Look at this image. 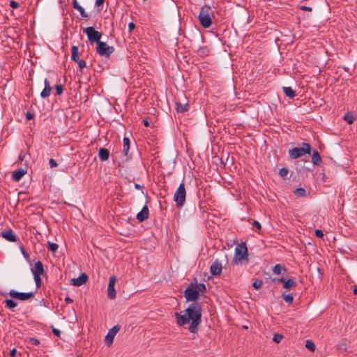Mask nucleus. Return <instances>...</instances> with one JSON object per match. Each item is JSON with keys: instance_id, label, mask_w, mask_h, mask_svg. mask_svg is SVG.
Here are the masks:
<instances>
[{"instance_id": "nucleus-1", "label": "nucleus", "mask_w": 357, "mask_h": 357, "mask_svg": "<svg viewBox=\"0 0 357 357\" xmlns=\"http://www.w3.org/2000/svg\"><path fill=\"white\" fill-rule=\"evenodd\" d=\"M202 308L199 303H192L185 309V314L174 313L176 324L179 326H183L191 321L189 331L195 333L198 331V326L202 322Z\"/></svg>"}, {"instance_id": "nucleus-2", "label": "nucleus", "mask_w": 357, "mask_h": 357, "mask_svg": "<svg viewBox=\"0 0 357 357\" xmlns=\"http://www.w3.org/2000/svg\"><path fill=\"white\" fill-rule=\"evenodd\" d=\"M243 260H248V248L244 242L241 243L236 247L234 262L236 264H238Z\"/></svg>"}, {"instance_id": "nucleus-3", "label": "nucleus", "mask_w": 357, "mask_h": 357, "mask_svg": "<svg viewBox=\"0 0 357 357\" xmlns=\"http://www.w3.org/2000/svg\"><path fill=\"white\" fill-rule=\"evenodd\" d=\"M211 7L205 5L202 7L199 14L200 24L204 28H208L212 24V20L210 15Z\"/></svg>"}, {"instance_id": "nucleus-4", "label": "nucleus", "mask_w": 357, "mask_h": 357, "mask_svg": "<svg viewBox=\"0 0 357 357\" xmlns=\"http://www.w3.org/2000/svg\"><path fill=\"white\" fill-rule=\"evenodd\" d=\"M186 190L184 183H181L174 195V201L177 207H182L185 203Z\"/></svg>"}, {"instance_id": "nucleus-5", "label": "nucleus", "mask_w": 357, "mask_h": 357, "mask_svg": "<svg viewBox=\"0 0 357 357\" xmlns=\"http://www.w3.org/2000/svg\"><path fill=\"white\" fill-rule=\"evenodd\" d=\"M311 146L308 143H303L302 147H296L289 151L291 158L296 159L307 153L310 154Z\"/></svg>"}, {"instance_id": "nucleus-6", "label": "nucleus", "mask_w": 357, "mask_h": 357, "mask_svg": "<svg viewBox=\"0 0 357 357\" xmlns=\"http://www.w3.org/2000/svg\"><path fill=\"white\" fill-rule=\"evenodd\" d=\"M83 32L86 34L88 40L91 43H98L100 41L102 33L96 31L93 26L84 28Z\"/></svg>"}, {"instance_id": "nucleus-7", "label": "nucleus", "mask_w": 357, "mask_h": 357, "mask_svg": "<svg viewBox=\"0 0 357 357\" xmlns=\"http://www.w3.org/2000/svg\"><path fill=\"white\" fill-rule=\"evenodd\" d=\"M96 51L100 56L108 58L113 52L114 48L109 46L106 43L100 41L97 43Z\"/></svg>"}, {"instance_id": "nucleus-8", "label": "nucleus", "mask_w": 357, "mask_h": 357, "mask_svg": "<svg viewBox=\"0 0 357 357\" xmlns=\"http://www.w3.org/2000/svg\"><path fill=\"white\" fill-rule=\"evenodd\" d=\"M184 296L188 301H193V303H197L196 301L199 298V294L197 293V291L191 286L188 287L184 291Z\"/></svg>"}, {"instance_id": "nucleus-9", "label": "nucleus", "mask_w": 357, "mask_h": 357, "mask_svg": "<svg viewBox=\"0 0 357 357\" xmlns=\"http://www.w3.org/2000/svg\"><path fill=\"white\" fill-rule=\"evenodd\" d=\"M120 328L121 326L119 325H116L109 329L105 337V342L107 346H110L113 343L114 338L119 331Z\"/></svg>"}, {"instance_id": "nucleus-10", "label": "nucleus", "mask_w": 357, "mask_h": 357, "mask_svg": "<svg viewBox=\"0 0 357 357\" xmlns=\"http://www.w3.org/2000/svg\"><path fill=\"white\" fill-rule=\"evenodd\" d=\"M10 296L14 298H17L21 301H26L31 298H32L34 295V293L33 292H28V293H21L17 292L14 290H11L9 292Z\"/></svg>"}, {"instance_id": "nucleus-11", "label": "nucleus", "mask_w": 357, "mask_h": 357, "mask_svg": "<svg viewBox=\"0 0 357 357\" xmlns=\"http://www.w3.org/2000/svg\"><path fill=\"white\" fill-rule=\"evenodd\" d=\"M116 281V278L115 276L110 277L107 288V296L112 300L114 299L116 296V293L114 288Z\"/></svg>"}, {"instance_id": "nucleus-12", "label": "nucleus", "mask_w": 357, "mask_h": 357, "mask_svg": "<svg viewBox=\"0 0 357 357\" xmlns=\"http://www.w3.org/2000/svg\"><path fill=\"white\" fill-rule=\"evenodd\" d=\"M88 275L86 273H82L77 278H73L70 280V284L73 286L79 287L86 282Z\"/></svg>"}, {"instance_id": "nucleus-13", "label": "nucleus", "mask_w": 357, "mask_h": 357, "mask_svg": "<svg viewBox=\"0 0 357 357\" xmlns=\"http://www.w3.org/2000/svg\"><path fill=\"white\" fill-rule=\"evenodd\" d=\"M222 264L218 260H215L210 267V271L213 275H220L222 273Z\"/></svg>"}, {"instance_id": "nucleus-14", "label": "nucleus", "mask_w": 357, "mask_h": 357, "mask_svg": "<svg viewBox=\"0 0 357 357\" xmlns=\"http://www.w3.org/2000/svg\"><path fill=\"white\" fill-rule=\"evenodd\" d=\"M149 218V208L146 206H144L140 212L137 215V219L139 222H143Z\"/></svg>"}, {"instance_id": "nucleus-15", "label": "nucleus", "mask_w": 357, "mask_h": 357, "mask_svg": "<svg viewBox=\"0 0 357 357\" xmlns=\"http://www.w3.org/2000/svg\"><path fill=\"white\" fill-rule=\"evenodd\" d=\"M2 236L6 238L7 241L10 242H16L17 241V237L14 232L11 230H6L3 231L1 233Z\"/></svg>"}, {"instance_id": "nucleus-16", "label": "nucleus", "mask_w": 357, "mask_h": 357, "mask_svg": "<svg viewBox=\"0 0 357 357\" xmlns=\"http://www.w3.org/2000/svg\"><path fill=\"white\" fill-rule=\"evenodd\" d=\"M44 84H45L44 89L42 91V92L40 93V96L43 98H47L50 95V93L52 91V87H51L49 82L46 79H45Z\"/></svg>"}, {"instance_id": "nucleus-17", "label": "nucleus", "mask_w": 357, "mask_h": 357, "mask_svg": "<svg viewBox=\"0 0 357 357\" xmlns=\"http://www.w3.org/2000/svg\"><path fill=\"white\" fill-rule=\"evenodd\" d=\"M26 173V169L20 168L18 170L13 172L12 178L14 181H19Z\"/></svg>"}, {"instance_id": "nucleus-18", "label": "nucleus", "mask_w": 357, "mask_h": 357, "mask_svg": "<svg viewBox=\"0 0 357 357\" xmlns=\"http://www.w3.org/2000/svg\"><path fill=\"white\" fill-rule=\"evenodd\" d=\"M109 156V151L107 149L100 148L98 151V157L100 160L106 161L108 160Z\"/></svg>"}, {"instance_id": "nucleus-19", "label": "nucleus", "mask_w": 357, "mask_h": 357, "mask_svg": "<svg viewBox=\"0 0 357 357\" xmlns=\"http://www.w3.org/2000/svg\"><path fill=\"white\" fill-rule=\"evenodd\" d=\"M33 274L42 275L44 273L43 265L40 261L35 263L34 268H32Z\"/></svg>"}, {"instance_id": "nucleus-20", "label": "nucleus", "mask_w": 357, "mask_h": 357, "mask_svg": "<svg viewBox=\"0 0 357 357\" xmlns=\"http://www.w3.org/2000/svg\"><path fill=\"white\" fill-rule=\"evenodd\" d=\"M191 286L194 287L196 289V291H197L198 294L199 292L204 293L206 291V285L203 283L197 284L192 282Z\"/></svg>"}, {"instance_id": "nucleus-21", "label": "nucleus", "mask_w": 357, "mask_h": 357, "mask_svg": "<svg viewBox=\"0 0 357 357\" xmlns=\"http://www.w3.org/2000/svg\"><path fill=\"white\" fill-rule=\"evenodd\" d=\"M189 105L188 103L181 104L180 102L176 103V109L178 112H185L188 110Z\"/></svg>"}, {"instance_id": "nucleus-22", "label": "nucleus", "mask_w": 357, "mask_h": 357, "mask_svg": "<svg viewBox=\"0 0 357 357\" xmlns=\"http://www.w3.org/2000/svg\"><path fill=\"white\" fill-rule=\"evenodd\" d=\"M72 59L75 62H78L80 60L79 58L78 47L76 45L72 47Z\"/></svg>"}, {"instance_id": "nucleus-23", "label": "nucleus", "mask_w": 357, "mask_h": 357, "mask_svg": "<svg viewBox=\"0 0 357 357\" xmlns=\"http://www.w3.org/2000/svg\"><path fill=\"white\" fill-rule=\"evenodd\" d=\"M283 91L284 94L290 98H293L296 96L295 91H294L291 87L289 86H284L283 88Z\"/></svg>"}, {"instance_id": "nucleus-24", "label": "nucleus", "mask_w": 357, "mask_h": 357, "mask_svg": "<svg viewBox=\"0 0 357 357\" xmlns=\"http://www.w3.org/2000/svg\"><path fill=\"white\" fill-rule=\"evenodd\" d=\"M312 160L314 165H319L321 162V156L317 150L313 151Z\"/></svg>"}, {"instance_id": "nucleus-25", "label": "nucleus", "mask_w": 357, "mask_h": 357, "mask_svg": "<svg viewBox=\"0 0 357 357\" xmlns=\"http://www.w3.org/2000/svg\"><path fill=\"white\" fill-rule=\"evenodd\" d=\"M129 149H130V140H129V139L128 137H124L123 138V153L126 156L128 155Z\"/></svg>"}, {"instance_id": "nucleus-26", "label": "nucleus", "mask_w": 357, "mask_h": 357, "mask_svg": "<svg viewBox=\"0 0 357 357\" xmlns=\"http://www.w3.org/2000/svg\"><path fill=\"white\" fill-rule=\"evenodd\" d=\"M296 284V281L294 278H289L285 282H284L283 287L287 289H291Z\"/></svg>"}, {"instance_id": "nucleus-27", "label": "nucleus", "mask_w": 357, "mask_h": 357, "mask_svg": "<svg viewBox=\"0 0 357 357\" xmlns=\"http://www.w3.org/2000/svg\"><path fill=\"white\" fill-rule=\"evenodd\" d=\"M282 271H284V272L287 271L286 268L284 267H282L280 264H276L273 269V271L275 274L279 275L282 273Z\"/></svg>"}, {"instance_id": "nucleus-28", "label": "nucleus", "mask_w": 357, "mask_h": 357, "mask_svg": "<svg viewBox=\"0 0 357 357\" xmlns=\"http://www.w3.org/2000/svg\"><path fill=\"white\" fill-rule=\"evenodd\" d=\"M294 195L297 197H304L306 195V191L304 188H296L294 190Z\"/></svg>"}, {"instance_id": "nucleus-29", "label": "nucleus", "mask_w": 357, "mask_h": 357, "mask_svg": "<svg viewBox=\"0 0 357 357\" xmlns=\"http://www.w3.org/2000/svg\"><path fill=\"white\" fill-rule=\"evenodd\" d=\"M354 119H355L354 117L350 113H347L344 116V120H345L349 124L353 123L354 121Z\"/></svg>"}, {"instance_id": "nucleus-30", "label": "nucleus", "mask_w": 357, "mask_h": 357, "mask_svg": "<svg viewBox=\"0 0 357 357\" xmlns=\"http://www.w3.org/2000/svg\"><path fill=\"white\" fill-rule=\"evenodd\" d=\"M4 302L8 308H14L17 306V303L11 299H6Z\"/></svg>"}, {"instance_id": "nucleus-31", "label": "nucleus", "mask_w": 357, "mask_h": 357, "mask_svg": "<svg viewBox=\"0 0 357 357\" xmlns=\"http://www.w3.org/2000/svg\"><path fill=\"white\" fill-rule=\"evenodd\" d=\"M47 244H48V250L52 251V252H55L59 248L58 245L54 243L48 242Z\"/></svg>"}, {"instance_id": "nucleus-32", "label": "nucleus", "mask_w": 357, "mask_h": 357, "mask_svg": "<svg viewBox=\"0 0 357 357\" xmlns=\"http://www.w3.org/2000/svg\"><path fill=\"white\" fill-rule=\"evenodd\" d=\"M282 298L287 303H291L294 301V297L291 294H282Z\"/></svg>"}, {"instance_id": "nucleus-33", "label": "nucleus", "mask_w": 357, "mask_h": 357, "mask_svg": "<svg viewBox=\"0 0 357 357\" xmlns=\"http://www.w3.org/2000/svg\"><path fill=\"white\" fill-rule=\"evenodd\" d=\"M305 347L312 351H314L315 349V344L312 340H307Z\"/></svg>"}, {"instance_id": "nucleus-34", "label": "nucleus", "mask_w": 357, "mask_h": 357, "mask_svg": "<svg viewBox=\"0 0 357 357\" xmlns=\"http://www.w3.org/2000/svg\"><path fill=\"white\" fill-rule=\"evenodd\" d=\"M262 284L263 282L261 280L257 279L252 283V287L256 289H259L261 287Z\"/></svg>"}, {"instance_id": "nucleus-35", "label": "nucleus", "mask_w": 357, "mask_h": 357, "mask_svg": "<svg viewBox=\"0 0 357 357\" xmlns=\"http://www.w3.org/2000/svg\"><path fill=\"white\" fill-rule=\"evenodd\" d=\"M288 173H289V170H288V169H287L285 167L281 168L279 171V175L282 178L286 177L287 176Z\"/></svg>"}, {"instance_id": "nucleus-36", "label": "nucleus", "mask_w": 357, "mask_h": 357, "mask_svg": "<svg viewBox=\"0 0 357 357\" xmlns=\"http://www.w3.org/2000/svg\"><path fill=\"white\" fill-rule=\"evenodd\" d=\"M283 338V335L281 334L275 333L273 336V340L276 343H280Z\"/></svg>"}, {"instance_id": "nucleus-37", "label": "nucleus", "mask_w": 357, "mask_h": 357, "mask_svg": "<svg viewBox=\"0 0 357 357\" xmlns=\"http://www.w3.org/2000/svg\"><path fill=\"white\" fill-rule=\"evenodd\" d=\"M76 10H77L79 12V13L82 17H84V18L88 17V15L85 12V10L82 6H79V7H77V8Z\"/></svg>"}, {"instance_id": "nucleus-38", "label": "nucleus", "mask_w": 357, "mask_h": 357, "mask_svg": "<svg viewBox=\"0 0 357 357\" xmlns=\"http://www.w3.org/2000/svg\"><path fill=\"white\" fill-rule=\"evenodd\" d=\"M33 276L37 287H40L41 285L40 275L33 274Z\"/></svg>"}, {"instance_id": "nucleus-39", "label": "nucleus", "mask_w": 357, "mask_h": 357, "mask_svg": "<svg viewBox=\"0 0 357 357\" xmlns=\"http://www.w3.org/2000/svg\"><path fill=\"white\" fill-rule=\"evenodd\" d=\"M63 87L61 84L56 86V95L59 96L63 93Z\"/></svg>"}, {"instance_id": "nucleus-40", "label": "nucleus", "mask_w": 357, "mask_h": 357, "mask_svg": "<svg viewBox=\"0 0 357 357\" xmlns=\"http://www.w3.org/2000/svg\"><path fill=\"white\" fill-rule=\"evenodd\" d=\"M76 63L78 64L81 70L86 67V62L84 60H79Z\"/></svg>"}, {"instance_id": "nucleus-41", "label": "nucleus", "mask_w": 357, "mask_h": 357, "mask_svg": "<svg viewBox=\"0 0 357 357\" xmlns=\"http://www.w3.org/2000/svg\"><path fill=\"white\" fill-rule=\"evenodd\" d=\"M29 342L34 344V345H38L40 344V341L38 339L31 337L29 338Z\"/></svg>"}, {"instance_id": "nucleus-42", "label": "nucleus", "mask_w": 357, "mask_h": 357, "mask_svg": "<svg viewBox=\"0 0 357 357\" xmlns=\"http://www.w3.org/2000/svg\"><path fill=\"white\" fill-rule=\"evenodd\" d=\"M49 165L51 168L56 167L57 166L56 162L52 158L50 160Z\"/></svg>"}, {"instance_id": "nucleus-43", "label": "nucleus", "mask_w": 357, "mask_h": 357, "mask_svg": "<svg viewBox=\"0 0 357 357\" xmlns=\"http://www.w3.org/2000/svg\"><path fill=\"white\" fill-rule=\"evenodd\" d=\"M315 235L319 237V238H323L324 236V233L320 229H316L315 230Z\"/></svg>"}, {"instance_id": "nucleus-44", "label": "nucleus", "mask_w": 357, "mask_h": 357, "mask_svg": "<svg viewBox=\"0 0 357 357\" xmlns=\"http://www.w3.org/2000/svg\"><path fill=\"white\" fill-rule=\"evenodd\" d=\"M252 226L256 227L258 229H261V224L257 220L253 221Z\"/></svg>"}, {"instance_id": "nucleus-45", "label": "nucleus", "mask_w": 357, "mask_h": 357, "mask_svg": "<svg viewBox=\"0 0 357 357\" xmlns=\"http://www.w3.org/2000/svg\"><path fill=\"white\" fill-rule=\"evenodd\" d=\"M10 7H12L13 8H17L19 6V4L17 2L15 1H10Z\"/></svg>"}, {"instance_id": "nucleus-46", "label": "nucleus", "mask_w": 357, "mask_h": 357, "mask_svg": "<svg viewBox=\"0 0 357 357\" xmlns=\"http://www.w3.org/2000/svg\"><path fill=\"white\" fill-rule=\"evenodd\" d=\"M135 27V24L133 22H130L128 24L129 32H132L134 30Z\"/></svg>"}, {"instance_id": "nucleus-47", "label": "nucleus", "mask_w": 357, "mask_h": 357, "mask_svg": "<svg viewBox=\"0 0 357 357\" xmlns=\"http://www.w3.org/2000/svg\"><path fill=\"white\" fill-rule=\"evenodd\" d=\"M52 333L57 337H59L61 335V331L59 329L53 328Z\"/></svg>"}, {"instance_id": "nucleus-48", "label": "nucleus", "mask_w": 357, "mask_h": 357, "mask_svg": "<svg viewBox=\"0 0 357 357\" xmlns=\"http://www.w3.org/2000/svg\"><path fill=\"white\" fill-rule=\"evenodd\" d=\"M300 8L303 10H305V11H312V8L311 7H308V6H302L300 7Z\"/></svg>"}, {"instance_id": "nucleus-49", "label": "nucleus", "mask_w": 357, "mask_h": 357, "mask_svg": "<svg viewBox=\"0 0 357 357\" xmlns=\"http://www.w3.org/2000/svg\"><path fill=\"white\" fill-rule=\"evenodd\" d=\"M34 117L33 114L30 113V112H27L26 114V118L27 120H31V119H33Z\"/></svg>"}, {"instance_id": "nucleus-50", "label": "nucleus", "mask_w": 357, "mask_h": 357, "mask_svg": "<svg viewBox=\"0 0 357 357\" xmlns=\"http://www.w3.org/2000/svg\"><path fill=\"white\" fill-rule=\"evenodd\" d=\"M16 353H17L16 349H13L10 352V357H15Z\"/></svg>"}, {"instance_id": "nucleus-51", "label": "nucleus", "mask_w": 357, "mask_h": 357, "mask_svg": "<svg viewBox=\"0 0 357 357\" xmlns=\"http://www.w3.org/2000/svg\"><path fill=\"white\" fill-rule=\"evenodd\" d=\"M73 6L75 9H77L80 5L78 3L77 0H73Z\"/></svg>"}, {"instance_id": "nucleus-52", "label": "nucleus", "mask_w": 357, "mask_h": 357, "mask_svg": "<svg viewBox=\"0 0 357 357\" xmlns=\"http://www.w3.org/2000/svg\"><path fill=\"white\" fill-rule=\"evenodd\" d=\"M273 281H277L278 282H282L284 284V282H285L287 280L284 278H281L278 280L273 279Z\"/></svg>"}, {"instance_id": "nucleus-53", "label": "nucleus", "mask_w": 357, "mask_h": 357, "mask_svg": "<svg viewBox=\"0 0 357 357\" xmlns=\"http://www.w3.org/2000/svg\"><path fill=\"white\" fill-rule=\"evenodd\" d=\"M24 158H25V153H23L22 152H21V153H20V155H19V160H20V161H23V160H24Z\"/></svg>"}, {"instance_id": "nucleus-54", "label": "nucleus", "mask_w": 357, "mask_h": 357, "mask_svg": "<svg viewBox=\"0 0 357 357\" xmlns=\"http://www.w3.org/2000/svg\"><path fill=\"white\" fill-rule=\"evenodd\" d=\"M65 301L66 303H68V304L72 303L73 302V299L70 298V297H66L65 298Z\"/></svg>"}, {"instance_id": "nucleus-55", "label": "nucleus", "mask_w": 357, "mask_h": 357, "mask_svg": "<svg viewBox=\"0 0 357 357\" xmlns=\"http://www.w3.org/2000/svg\"><path fill=\"white\" fill-rule=\"evenodd\" d=\"M105 0H96V5L99 6L104 3Z\"/></svg>"}, {"instance_id": "nucleus-56", "label": "nucleus", "mask_w": 357, "mask_h": 357, "mask_svg": "<svg viewBox=\"0 0 357 357\" xmlns=\"http://www.w3.org/2000/svg\"><path fill=\"white\" fill-rule=\"evenodd\" d=\"M21 251H22V253L23 254V255L25 257H29V255H27V253L26 252V251L24 250V249L23 248H21Z\"/></svg>"}, {"instance_id": "nucleus-57", "label": "nucleus", "mask_w": 357, "mask_h": 357, "mask_svg": "<svg viewBox=\"0 0 357 357\" xmlns=\"http://www.w3.org/2000/svg\"><path fill=\"white\" fill-rule=\"evenodd\" d=\"M135 188L137 190H141L142 188V186H141L139 184L135 183Z\"/></svg>"}, {"instance_id": "nucleus-58", "label": "nucleus", "mask_w": 357, "mask_h": 357, "mask_svg": "<svg viewBox=\"0 0 357 357\" xmlns=\"http://www.w3.org/2000/svg\"><path fill=\"white\" fill-rule=\"evenodd\" d=\"M143 121H144V124L145 126H146V127L149 126V123L146 119H144Z\"/></svg>"}, {"instance_id": "nucleus-59", "label": "nucleus", "mask_w": 357, "mask_h": 357, "mask_svg": "<svg viewBox=\"0 0 357 357\" xmlns=\"http://www.w3.org/2000/svg\"><path fill=\"white\" fill-rule=\"evenodd\" d=\"M354 294H357V286H355L354 288Z\"/></svg>"}]
</instances>
